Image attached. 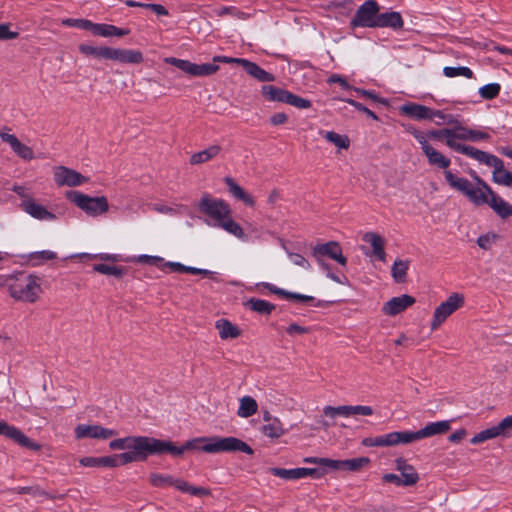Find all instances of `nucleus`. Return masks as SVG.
<instances>
[{
  "instance_id": "obj_1",
  "label": "nucleus",
  "mask_w": 512,
  "mask_h": 512,
  "mask_svg": "<svg viewBox=\"0 0 512 512\" xmlns=\"http://www.w3.org/2000/svg\"><path fill=\"white\" fill-rule=\"evenodd\" d=\"M114 447L133 448L132 454L125 456V460H145L150 455L170 454L182 456V446H177L171 440H161L148 436H129L128 439L115 443Z\"/></svg>"
},
{
  "instance_id": "obj_2",
  "label": "nucleus",
  "mask_w": 512,
  "mask_h": 512,
  "mask_svg": "<svg viewBox=\"0 0 512 512\" xmlns=\"http://www.w3.org/2000/svg\"><path fill=\"white\" fill-rule=\"evenodd\" d=\"M199 211L212 222H207L208 225L213 227H221L227 233L235 236L238 239H245V233L242 227L233 220L232 211L228 203L222 199L212 198L208 194H203L199 204Z\"/></svg>"
},
{
  "instance_id": "obj_3",
  "label": "nucleus",
  "mask_w": 512,
  "mask_h": 512,
  "mask_svg": "<svg viewBox=\"0 0 512 512\" xmlns=\"http://www.w3.org/2000/svg\"><path fill=\"white\" fill-rule=\"evenodd\" d=\"M183 453L188 450L203 451L205 453H222L240 451L248 455L253 454V449L236 437H196L186 441L183 445Z\"/></svg>"
},
{
  "instance_id": "obj_4",
  "label": "nucleus",
  "mask_w": 512,
  "mask_h": 512,
  "mask_svg": "<svg viewBox=\"0 0 512 512\" xmlns=\"http://www.w3.org/2000/svg\"><path fill=\"white\" fill-rule=\"evenodd\" d=\"M7 286L12 298L26 303H35L43 293L42 278L34 274L10 276Z\"/></svg>"
},
{
  "instance_id": "obj_5",
  "label": "nucleus",
  "mask_w": 512,
  "mask_h": 512,
  "mask_svg": "<svg viewBox=\"0 0 512 512\" xmlns=\"http://www.w3.org/2000/svg\"><path fill=\"white\" fill-rule=\"evenodd\" d=\"M66 198L91 217H98L109 211L108 199L105 196L92 197L79 191L71 190Z\"/></svg>"
},
{
  "instance_id": "obj_6",
  "label": "nucleus",
  "mask_w": 512,
  "mask_h": 512,
  "mask_svg": "<svg viewBox=\"0 0 512 512\" xmlns=\"http://www.w3.org/2000/svg\"><path fill=\"white\" fill-rule=\"evenodd\" d=\"M149 480L151 485L158 488L173 486L180 492L187 493L192 496L203 497L210 495V490L207 488L193 486L183 479L174 478L168 474L152 473Z\"/></svg>"
},
{
  "instance_id": "obj_7",
  "label": "nucleus",
  "mask_w": 512,
  "mask_h": 512,
  "mask_svg": "<svg viewBox=\"0 0 512 512\" xmlns=\"http://www.w3.org/2000/svg\"><path fill=\"white\" fill-rule=\"evenodd\" d=\"M465 303L463 294L454 292L441 302L435 309L430 322L431 330H437L442 324Z\"/></svg>"
},
{
  "instance_id": "obj_8",
  "label": "nucleus",
  "mask_w": 512,
  "mask_h": 512,
  "mask_svg": "<svg viewBox=\"0 0 512 512\" xmlns=\"http://www.w3.org/2000/svg\"><path fill=\"white\" fill-rule=\"evenodd\" d=\"M410 133L419 143L429 165L444 169V171H446L451 164V160L436 148H434L430 142H427L426 136L422 135L420 130L412 129Z\"/></svg>"
},
{
  "instance_id": "obj_9",
  "label": "nucleus",
  "mask_w": 512,
  "mask_h": 512,
  "mask_svg": "<svg viewBox=\"0 0 512 512\" xmlns=\"http://www.w3.org/2000/svg\"><path fill=\"white\" fill-rule=\"evenodd\" d=\"M379 8L375 1L368 0L363 3L356 11L355 16L351 20L352 27H377Z\"/></svg>"
},
{
  "instance_id": "obj_10",
  "label": "nucleus",
  "mask_w": 512,
  "mask_h": 512,
  "mask_svg": "<svg viewBox=\"0 0 512 512\" xmlns=\"http://www.w3.org/2000/svg\"><path fill=\"white\" fill-rule=\"evenodd\" d=\"M53 180L60 187H78L88 183L89 178L74 169L59 165L53 168Z\"/></svg>"
},
{
  "instance_id": "obj_11",
  "label": "nucleus",
  "mask_w": 512,
  "mask_h": 512,
  "mask_svg": "<svg viewBox=\"0 0 512 512\" xmlns=\"http://www.w3.org/2000/svg\"><path fill=\"white\" fill-rule=\"evenodd\" d=\"M75 438L107 440L117 435V431L105 428L99 424H79L74 429Z\"/></svg>"
},
{
  "instance_id": "obj_12",
  "label": "nucleus",
  "mask_w": 512,
  "mask_h": 512,
  "mask_svg": "<svg viewBox=\"0 0 512 512\" xmlns=\"http://www.w3.org/2000/svg\"><path fill=\"white\" fill-rule=\"evenodd\" d=\"M9 128H0V138L9 144L11 150L24 161H31L36 158L34 150L22 143L14 134L9 133Z\"/></svg>"
},
{
  "instance_id": "obj_13",
  "label": "nucleus",
  "mask_w": 512,
  "mask_h": 512,
  "mask_svg": "<svg viewBox=\"0 0 512 512\" xmlns=\"http://www.w3.org/2000/svg\"><path fill=\"white\" fill-rule=\"evenodd\" d=\"M313 255L320 266H324V261L322 259L323 256L330 257L342 266H345L347 263V259L343 255L340 245L333 241L315 246L313 249Z\"/></svg>"
},
{
  "instance_id": "obj_14",
  "label": "nucleus",
  "mask_w": 512,
  "mask_h": 512,
  "mask_svg": "<svg viewBox=\"0 0 512 512\" xmlns=\"http://www.w3.org/2000/svg\"><path fill=\"white\" fill-rule=\"evenodd\" d=\"M476 184H470L465 196L477 206L488 204L494 191L479 177H475Z\"/></svg>"
},
{
  "instance_id": "obj_15",
  "label": "nucleus",
  "mask_w": 512,
  "mask_h": 512,
  "mask_svg": "<svg viewBox=\"0 0 512 512\" xmlns=\"http://www.w3.org/2000/svg\"><path fill=\"white\" fill-rule=\"evenodd\" d=\"M22 210L32 218L40 221L52 222L57 219L56 215L49 211L44 205L36 202L33 198L27 197L21 203Z\"/></svg>"
},
{
  "instance_id": "obj_16",
  "label": "nucleus",
  "mask_w": 512,
  "mask_h": 512,
  "mask_svg": "<svg viewBox=\"0 0 512 512\" xmlns=\"http://www.w3.org/2000/svg\"><path fill=\"white\" fill-rule=\"evenodd\" d=\"M128 438H129V436L123 437V438L114 439V440H112L109 443L110 449H112V450H123L124 452L121 453V454H118V455H114V456L99 457L100 467H117L119 465H125V464H128V463H132V462H137L138 461V460H127V461L125 460V456H127L128 454H132L133 453V451H134L133 448L114 447L115 443L121 442V441L126 440Z\"/></svg>"
},
{
  "instance_id": "obj_17",
  "label": "nucleus",
  "mask_w": 512,
  "mask_h": 512,
  "mask_svg": "<svg viewBox=\"0 0 512 512\" xmlns=\"http://www.w3.org/2000/svg\"><path fill=\"white\" fill-rule=\"evenodd\" d=\"M0 435H4L23 447L30 448L32 450H39L40 445L33 442L17 427L9 425L5 421H0Z\"/></svg>"
},
{
  "instance_id": "obj_18",
  "label": "nucleus",
  "mask_w": 512,
  "mask_h": 512,
  "mask_svg": "<svg viewBox=\"0 0 512 512\" xmlns=\"http://www.w3.org/2000/svg\"><path fill=\"white\" fill-rule=\"evenodd\" d=\"M271 474L274 476L280 477L285 480H298L306 477H320L323 474H317V469L315 468H293V469H284V468H271Z\"/></svg>"
},
{
  "instance_id": "obj_19",
  "label": "nucleus",
  "mask_w": 512,
  "mask_h": 512,
  "mask_svg": "<svg viewBox=\"0 0 512 512\" xmlns=\"http://www.w3.org/2000/svg\"><path fill=\"white\" fill-rule=\"evenodd\" d=\"M415 303V298L403 294L397 297L391 298L382 306V312L388 316H395L403 311H405L408 307L412 306Z\"/></svg>"
},
{
  "instance_id": "obj_20",
  "label": "nucleus",
  "mask_w": 512,
  "mask_h": 512,
  "mask_svg": "<svg viewBox=\"0 0 512 512\" xmlns=\"http://www.w3.org/2000/svg\"><path fill=\"white\" fill-rule=\"evenodd\" d=\"M400 112L415 120L433 119L434 115L440 114L439 110H432L429 107L416 103H406L400 107Z\"/></svg>"
},
{
  "instance_id": "obj_21",
  "label": "nucleus",
  "mask_w": 512,
  "mask_h": 512,
  "mask_svg": "<svg viewBox=\"0 0 512 512\" xmlns=\"http://www.w3.org/2000/svg\"><path fill=\"white\" fill-rule=\"evenodd\" d=\"M143 59V54L139 50L112 47L111 61L123 64H140Z\"/></svg>"
},
{
  "instance_id": "obj_22",
  "label": "nucleus",
  "mask_w": 512,
  "mask_h": 512,
  "mask_svg": "<svg viewBox=\"0 0 512 512\" xmlns=\"http://www.w3.org/2000/svg\"><path fill=\"white\" fill-rule=\"evenodd\" d=\"M453 150L456 152L462 153L479 163L485 164L487 166H490L493 161H495L496 156L489 154L487 152H484L482 150H479L477 148H474L472 146H467L460 144L459 142H456V144L453 147Z\"/></svg>"
},
{
  "instance_id": "obj_23",
  "label": "nucleus",
  "mask_w": 512,
  "mask_h": 512,
  "mask_svg": "<svg viewBox=\"0 0 512 512\" xmlns=\"http://www.w3.org/2000/svg\"><path fill=\"white\" fill-rule=\"evenodd\" d=\"M489 134L480 130H474L457 124L453 127V140H464V141H472L478 142L481 140L489 139Z\"/></svg>"
},
{
  "instance_id": "obj_24",
  "label": "nucleus",
  "mask_w": 512,
  "mask_h": 512,
  "mask_svg": "<svg viewBox=\"0 0 512 512\" xmlns=\"http://www.w3.org/2000/svg\"><path fill=\"white\" fill-rule=\"evenodd\" d=\"M395 468L400 472V478L403 486H412L419 480L418 473L414 467L406 462L403 458L395 460Z\"/></svg>"
},
{
  "instance_id": "obj_25",
  "label": "nucleus",
  "mask_w": 512,
  "mask_h": 512,
  "mask_svg": "<svg viewBox=\"0 0 512 512\" xmlns=\"http://www.w3.org/2000/svg\"><path fill=\"white\" fill-rule=\"evenodd\" d=\"M363 241L368 243L372 248V255L384 262L386 260V253L384 250L385 240L382 236L375 232H367L363 235Z\"/></svg>"
},
{
  "instance_id": "obj_26",
  "label": "nucleus",
  "mask_w": 512,
  "mask_h": 512,
  "mask_svg": "<svg viewBox=\"0 0 512 512\" xmlns=\"http://www.w3.org/2000/svg\"><path fill=\"white\" fill-rule=\"evenodd\" d=\"M264 420L266 421V424L262 427V433L266 437L270 439H278L286 434L287 430L280 419L265 415Z\"/></svg>"
},
{
  "instance_id": "obj_27",
  "label": "nucleus",
  "mask_w": 512,
  "mask_h": 512,
  "mask_svg": "<svg viewBox=\"0 0 512 512\" xmlns=\"http://www.w3.org/2000/svg\"><path fill=\"white\" fill-rule=\"evenodd\" d=\"M91 32L95 36H101L104 38L123 37L130 33L128 29L119 28L105 23H93Z\"/></svg>"
},
{
  "instance_id": "obj_28",
  "label": "nucleus",
  "mask_w": 512,
  "mask_h": 512,
  "mask_svg": "<svg viewBox=\"0 0 512 512\" xmlns=\"http://www.w3.org/2000/svg\"><path fill=\"white\" fill-rule=\"evenodd\" d=\"M493 167L492 178L493 181L499 185L511 186L512 185V173L505 169L503 161L498 157L495 158L490 165Z\"/></svg>"
},
{
  "instance_id": "obj_29",
  "label": "nucleus",
  "mask_w": 512,
  "mask_h": 512,
  "mask_svg": "<svg viewBox=\"0 0 512 512\" xmlns=\"http://www.w3.org/2000/svg\"><path fill=\"white\" fill-rule=\"evenodd\" d=\"M80 53L85 57H94L97 59L110 60L111 50L110 46H94L89 43H82L78 47Z\"/></svg>"
},
{
  "instance_id": "obj_30",
  "label": "nucleus",
  "mask_w": 512,
  "mask_h": 512,
  "mask_svg": "<svg viewBox=\"0 0 512 512\" xmlns=\"http://www.w3.org/2000/svg\"><path fill=\"white\" fill-rule=\"evenodd\" d=\"M488 205L502 219L512 216V205L496 193L492 194Z\"/></svg>"
},
{
  "instance_id": "obj_31",
  "label": "nucleus",
  "mask_w": 512,
  "mask_h": 512,
  "mask_svg": "<svg viewBox=\"0 0 512 512\" xmlns=\"http://www.w3.org/2000/svg\"><path fill=\"white\" fill-rule=\"evenodd\" d=\"M450 428L451 426L449 420L431 422L419 430L420 438L424 439L435 435H441L448 432Z\"/></svg>"
},
{
  "instance_id": "obj_32",
  "label": "nucleus",
  "mask_w": 512,
  "mask_h": 512,
  "mask_svg": "<svg viewBox=\"0 0 512 512\" xmlns=\"http://www.w3.org/2000/svg\"><path fill=\"white\" fill-rule=\"evenodd\" d=\"M215 328L222 340L234 339L240 336V329L232 322L226 319H219L215 322Z\"/></svg>"
},
{
  "instance_id": "obj_33",
  "label": "nucleus",
  "mask_w": 512,
  "mask_h": 512,
  "mask_svg": "<svg viewBox=\"0 0 512 512\" xmlns=\"http://www.w3.org/2000/svg\"><path fill=\"white\" fill-rule=\"evenodd\" d=\"M225 183L228 187L229 192L234 196L235 198L243 201L248 206H254L255 199L252 195L245 192L242 187H240L232 178L226 177Z\"/></svg>"
},
{
  "instance_id": "obj_34",
  "label": "nucleus",
  "mask_w": 512,
  "mask_h": 512,
  "mask_svg": "<svg viewBox=\"0 0 512 512\" xmlns=\"http://www.w3.org/2000/svg\"><path fill=\"white\" fill-rule=\"evenodd\" d=\"M290 91L275 87L273 85H264L261 88V93L265 99L273 102L286 103Z\"/></svg>"
},
{
  "instance_id": "obj_35",
  "label": "nucleus",
  "mask_w": 512,
  "mask_h": 512,
  "mask_svg": "<svg viewBox=\"0 0 512 512\" xmlns=\"http://www.w3.org/2000/svg\"><path fill=\"white\" fill-rule=\"evenodd\" d=\"M421 134L426 136L427 142H430V139L444 140L445 144L451 149H453L454 145L457 142L453 140V128L430 130L428 132L421 131Z\"/></svg>"
},
{
  "instance_id": "obj_36",
  "label": "nucleus",
  "mask_w": 512,
  "mask_h": 512,
  "mask_svg": "<svg viewBox=\"0 0 512 512\" xmlns=\"http://www.w3.org/2000/svg\"><path fill=\"white\" fill-rule=\"evenodd\" d=\"M242 66L244 67V69L247 71V73L249 75H251L252 77L256 78L259 81L272 82L275 79L271 73L265 71L264 69L259 67L257 64L250 62L248 60L242 61Z\"/></svg>"
},
{
  "instance_id": "obj_37",
  "label": "nucleus",
  "mask_w": 512,
  "mask_h": 512,
  "mask_svg": "<svg viewBox=\"0 0 512 512\" xmlns=\"http://www.w3.org/2000/svg\"><path fill=\"white\" fill-rule=\"evenodd\" d=\"M361 444L365 447H392L394 446L392 433L378 436H369L362 439Z\"/></svg>"
},
{
  "instance_id": "obj_38",
  "label": "nucleus",
  "mask_w": 512,
  "mask_h": 512,
  "mask_svg": "<svg viewBox=\"0 0 512 512\" xmlns=\"http://www.w3.org/2000/svg\"><path fill=\"white\" fill-rule=\"evenodd\" d=\"M258 410V404L256 400L250 396H243L239 400V408L237 415L241 418H248L254 415Z\"/></svg>"
},
{
  "instance_id": "obj_39",
  "label": "nucleus",
  "mask_w": 512,
  "mask_h": 512,
  "mask_svg": "<svg viewBox=\"0 0 512 512\" xmlns=\"http://www.w3.org/2000/svg\"><path fill=\"white\" fill-rule=\"evenodd\" d=\"M444 176L451 188L463 193L464 195L466 194V192L471 184L466 178L459 177V176L453 174L450 170L444 171Z\"/></svg>"
},
{
  "instance_id": "obj_40",
  "label": "nucleus",
  "mask_w": 512,
  "mask_h": 512,
  "mask_svg": "<svg viewBox=\"0 0 512 512\" xmlns=\"http://www.w3.org/2000/svg\"><path fill=\"white\" fill-rule=\"evenodd\" d=\"M444 176L451 188L463 193L464 195L466 194V192L471 184L466 178L459 177V176L453 174L450 170L444 171Z\"/></svg>"
},
{
  "instance_id": "obj_41",
  "label": "nucleus",
  "mask_w": 512,
  "mask_h": 512,
  "mask_svg": "<svg viewBox=\"0 0 512 512\" xmlns=\"http://www.w3.org/2000/svg\"><path fill=\"white\" fill-rule=\"evenodd\" d=\"M403 20L398 12L379 14L377 27L401 28Z\"/></svg>"
},
{
  "instance_id": "obj_42",
  "label": "nucleus",
  "mask_w": 512,
  "mask_h": 512,
  "mask_svg": "<svg viewBox=\"0 0 512 512\" xmlns=\"http://www.w3.org/2000/svg\"><path fill=\"white\" fill-rule=\"evenodd\" d=\"M410 262L408 260L396 259L391 268L392 278L397 283H403L406 281L407 271Z\"/></svg>"
},
{
  "instance_id": "obj_43",
  "label": "nucleus",
  "mask_w": 512,
  "mask_h": 512,
  "mask_svg": "<svg viewBox=\"0 0 512 512\" xmlns=\"http://www.w3.org/2000/svg\"><path fill=\"white\" fill-rule=\"evenodd\" d=\"M245 306L250 310L263 315H269L275 308L273 304L266 300L251 298L245 302Z\"/></svg>"
},
{
  "instance_id": "obj_44",
  "label": "nucleus",
  "mask_w": 512,
  "mask_h": 512,
  "mask_svg": "<svg viewBox=\"0 0 512 512\" xmlns=\"http://www.w3.org/2000/svg\"><path fill=\"white\" fill-rule=\"evenodd\" d=\"M220 150V146L212 145L203 151L194 153L190 158V162L191 164L194 165L205 163L210 159L216 157L219 154Z\"/></svg>"
},
{
  "instance_id": "obj_45",
  "label": "nucleus",
  "mask_w": 512,
  "mask_h": 512,
  "mask_svg": "<svg viewBox=\"0 0 512 512\" xmlns=\"http://www.w3.org/2000/svg\"><path fill=\"white\" fill-rule=\"evenodd\" d=\"M56 258L57 253L51 250L36 251L27 255V260L32 266H40L45 262L54 260Z\"/></svg>"
},
{
  "instance_id": "obj_46",
  "label": "nucleus",
  "mask_w": 512,
  "mask_h": 512,
  "mask_svg": "<svg viewBox=\"0 0 512 512\" xmlns=\"http://www.w3.org/2000/svg\"><path fill=\"white\" fill-rule=\"evenodd\" d=\"M392 437H393V443L394 446L400 445V444H410L415 441L421 440L419 430L418 431H393Z\"/></svg>"
},
{
  "instance_id": "obj_47",
  "label": "nucleus",
  "mask_w": 512,
  "mask_h": 512,
  "mask_svg": "<svg viewBox=\"0 0 512 512\" xmlns=\"http://www.w3.org/2000/svg\"><path fill=\"white\" fill-rule=\"evenodd\" d=\"M501 432L497 425L484 429L478 433H476L470 440L471 444L478 445L485 441L495 439L501 436Z\"/></svg>"
},
{
  "instance_id": "obj_48",
  "label": "nucleus",
  "mask_w": 512,
  "mask_h": 512,
  "mask_svg": "<svg viewBox=\"0 0 512 512\" xmlns=\"http://www.w3.org/2000/svg\"><path fill=\"white\" fill-rule=\"evenodd\" d=\"M323 136L328 142L334 144L339 149H348L350 146V140L346 135H341L334 131H327Z\"/></svg>"
},
{
  "instance_id": "obj_49",
  "label": "nucleus",
  "mask_w": 512,
  "mask_h": 512,
  "mask_svg": "<svg viewBox=\"0 0 512 512\" xmlns=\"http://www.w3.org/2000/svg\"><path fill=\"white\" fill-rule=\"evenodd\" d=\"M164 266L169 267L172 271L176 272H187L191 274H202V275H210L212 272L206 269L191 267L183 265L179 262H166Z\"/></svg>"
},
{
  "instance_id": "obj_50",
  "label": "nucleus",
  "mask_w": 512,
  "mask_h": 512,
  "mask_svg": "<svg viewBox=\"0 0 512 512\" xmlns=\"http://www.w3.org/2000/svg\"><path fill=\"white\" fill-rule=\"evenodd\" d=\"M370 463L367 457L342 460L341 471H358Z\"/></svg>"
},
{
  "instance_id": "obj_51",
  "label": "nucleus",
  "mask_w": 512,
  "mask_h": 512,
  "mask_svg": "<svg viewBox=\"0 0 512 512\" xmlns=\"http://www.w3.org/2000/svg\"><path fill=\"white\" fill-rule=\"evenodd\" d=\"M443 74L448 78H454V77H465L468 79H471L473 77V72L470 68L465 66H459V67H444Z\"/></svg>"
},
{
  "instance_id": "obj_52",
  "label": "nucleus",
  "mask_w": 512,
  "mask_h": 512,
  "mask_svg": "<svg viewBox=\"0 0 512 512\" xmlns=\"http://www.w3.org/2000/svg\"><path fill=\"white\" fill-rule=\"evenodd\" d=\"M219 70V66L213 63L195 64L193 68V76H209L215 74Z\"/></svg>"
},
{
  "instance_id": "obj_53",
  "label": "nucleus",
  "mask_w": 512,
  "mask_h": 512,
  "mask_svg": "<svg viewBox=\"0 0 512 512\" xmlns=\"http://www.w3.org/2000/svg\"><path fill=\"white\" fill-rule=\"evenodd\" d=\"M164 61L168 64L174 65L175 67L189 74L190 76H193L194 63L188 60L178 59L175 57H167L164 59Z\"/></svg>"
},
{
  "instance_id": "obj_54",
  "label": "nucleus",
  "mask_w": 512,
  "mask_h": 512,
  "mask_svg": "<svg viewBox=\"0 0 512 512\" xmlns=\"http://www.w3.org/2000/svg\"><path fill=\"white\" fill-rule=\"evenodd\" d=\"M93 269L101 274L115 277H121L124 274L123 268L106 264H96L93 266Z\"/></svg>"
},
{
  "instance_id": "obj_55",
  "label": "nucleus",
  "mask_w": 512,
  "mask_h": 512,
  "mask_svg": "<svg viewBox=\"0 0 512 512\" xmlns=\"http://www.w3.org/2000/svg\"><path fill=\"white\" fill-rule=\"evenodd\" d=\"M498 239L494 232H488L478 237L477 245L483 250H490Z\"/></svg>"
},
{
  "instance_id": "obj_56",
  "label": "nucleus",
  "mask_w": 512,
  "mask_h": 512,
  "mask_svg": "<svg viewBox=\"0 0 512 512\" xmlns=\"http://www.w3.org/2000/svg\"><path fill=\"white\" fill-rule=\"evenodd\" d=\"M286 104H289L291 106H294L299 109H309L312 106V103L310 100L299 97L291 92H289Z\"/></svg>"
},
{
  "instance_id": "obj_57",
  "label": "nucleus",
  "mask_w": 512,
  "mask_h": 512,
  "mask_svg": "<svg viewBox=\"0 0 512 512\" xmlns=\"http://www.w3.org/2000/svg\"><path fill=\"white\" fill-rule=\"evenodd\" d=\"M500 89L501 87L498 83H490L482 86L479 89V94L484 99H493L499 94Z\"/></svg>"
},
{
  "instance_id": "obj_58",
  "label": "nucleus",
  "mask_w": 512,
  "mask_h": 512,
  "mask_svg": "<svg viewBox=\"0 0 512 512\" xmlns=\"http://www.w3.org/2000/svg\"><path fill=\"white\" fill-rule=\"evenodd\" d=\"M62 25L68 26V27H77L81 29H86L92 31L93 22L86 19H73V18H67L62 20Z\"/></svg>"
},
{
  "instance_id": "obj_59",
  "label": "nucleus",
  "mask_w": 512,
  "mask_h": 512,
  "mask_svg": "<svg viewBox=\"0 0 512 512\" xmlns=\"http://www.w3.org/2000/svg\"><path fill=\"white\" fill-rule=\"evenodd\" d=\"M323 413L330 418H335L337 416L349 417L348 405L338 407L326 406L323 409Z\"/></svg>"
},
{
  "instance_id": "obj_60",
  "label": "nucleus",
  "mask_w": 512,
  "mask_h": 512,
  "mask_svg": "<svg viewBox=\"0 0 512 512\" xmlns=\"http://www.w3.org/2000/svg\"><path fill=\"white\" fill-rule=\"evenodd\" d=\"M183 208L181 205L169 206L165 204L156 203L152 205V209L161 214L166 215H178L180 213V209Z\"/></svg>"
},
{
  "instance_id": "obj_61",
  "label": "nucleus",
  "mask_w": 512,
  "mask_h": 512,
  "mask_svg": "<svg viewBox=\"0 0 512 512\" xmlns=\"http://www.w3.org/2000/svg\"><path fill=\"white\" fill-rule=\"evenodd\" d=\"M349 417L355 415L370 416L373 414V409L367 405H348Z\"/></svg>"
},
{
  "instance_id": "obj_62",
  "label": "nucleus",
  "mask_w": 512,
  "mask_h": 512,
  "mask_svg": "<svg viewBox=\"0 0 512 512\" xmlns=\"http://www.w3.org/2000/svg\"><path fill=\"white\" fill-rule=\"evenodd\" d=\"M10 26L11 25L9 23L0 24V41L13 40L18 38L19 33L16 31H11Z\"/></svg>"
},
{
  "instance_id": "obj_63",
  "label": "nucleus",
  "mask_w": 512,
  "mask_h": 512,
  "mask_svg": "<svg viewBox=\"0 0 512 512\" xmlns=\"http://www.w3.org/2000/svg\"><path fill=\"white\" fill-rule=\"evenodd\" d=\"M353 90L358 93L360 96H363V97H366V98H369L375 102H378V103H381L383 105H388V101L387 99L385 98H381L379 97L376 93H374L373 91H369V90H364V89H361V88H353Z\"/></svg>"
},
{
  "instance_id": "obj_64",
  "label": "nucleus",
  "mask_w": 512,
  "mask_h": 512,
  "mask_svg": "<svg viewBox=\"0 0 512 512\" xmlns=\"http://www.w3.org/2000/svg\"><path fill=\"white\" fill-rule=\"evenodd\" d=\"M288 257L294 265L302 267L304 269L310 268L308 260L304 258L302 255L297 253H288Z\"/></svg>"
}]
</instances>
